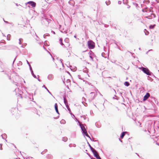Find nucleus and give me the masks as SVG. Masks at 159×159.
<instances>
[{"instance_id": "17", "label": "nucleus", "mask_w": 159, "mask_h": 159, "mask_svg": "<svg viewBox=\"0 0 159 159\" xmlns=\"http://www.w3.org/2000/svg\"><path fill=\"white\" fill-rule=\"evenodd\" d=\"M67 140V139L66 138H65V141H66Z\"/></svg>"}, {"instance_id": "22", "label": "nucleus", "mask_w": 159, "mask_h": 159, "mask_svg": "<svg viewBox=\"0 0 159 159\" xmlns=\"http://www.w3.org/2000/svg\"><path fill=\"white\" fill-rule=\"evenodd\" d=\"M93 159H95V158H93Z\"/></svg>"}, {"instance_id": "18", "label": "nucleus", "mask_w": 159, "mask_h": 159, "mask_svg": "<svg viewBox=\"0 0 159 159\" xmlns=\"http://www.w3.org/2000/svg\"><path fill=\"white\" fill-rule=\"evenodd\" d=\"M16 6H18V4H16Z\"/></svg>"}, {"instance_id": "4", "label": "nucleus", "mask_w": 159, "mask_h": 159, "mask_svg": "<svg viewBox=\"0 0 159 159\" xmlns=\"http://www.w3.org/2000/svg\"><path fill=\"white\" fill-rule=\"evenodd\" d=\"M142 70L147 75H150V71L147 68L143 67Z\"/></svg>"}, {"instance_id": "14", "label": "nucleus", "mask_w": 159, "mask_h": 159, "mask_svg": "<svg viewBox=\"0 0 159 159\" xmlns=\"http://www.w3.org/2000/svg\"><path fill=\"white\" fill-rule=\"evenodd\" d=\"M66 105V106L67 107V108L69 110V106L68 104H67V105Z\"/></svg>"}, {"instance_id": "21", "label": "nucleus", "mask_w": 159, "mask_h": 159, "mask_svg": "<svg viewBox=\"0 0 159 159\" xmlns=\"http://www.w3.org/2000/svg\"><path fill=\"white\" fill-rule=\"evenodd\" d=\"M60 66H61V64L60 63Z\"/></svg>"}, {"instance_id": "10", "label": "nucleus", "mask_w": 159, "mask_h": 159, "mask_svg": "<svg viewBox=\"0 0 159 159\" xmlns=\"http://www.w3.org/2000/svg\"><path fill=\"white\" fill-rule=\"evenodd\" d=\"M127 133L126 132H124L122 133L121 136V139H123L124 136L125 135V134Z\"/></svg>"}, {"instance_id": "15", "label": "nucleus", "mask_w": 159, "mask_h": 159, "mask_svg": "<svg viewBox=\"0 0 159 159\" xmlns=\"http://www.w3.org/2000/svg\"><path fill=\"white\" fill-rule=\"evenodd\" d=\"M66 105V106L67 107V108L69 110V106L68 104H67V105Z\"/></svg>"}, {"instance_id": "16", "label": "nucleus", "mask_w": 159, "mask_h": 159, "mask_svg": "<svg viewBox=\"0 0 159 159\" xmlns=\"http://www.w3.org/2000/svg\"><path fill=\"white\" fill-rule=\"evenodd\" d=\"M4 21H5V22H6V23H8V22L5 21V20H4Z\"/></svg>"}, {"instance_id": "2", "label": "nucleus", "mask_w": 159, "mask_h": 159, "mask_svg": "<svg viewBox=\"0 0 159 159\" xmlns=\"http://www.w3.org/2000/svg\"><path fill=\"white\" fill-rule=\"evenodd\" d=\"M87 44L89 49H93L95 47V43L92 41H89Z\"/></svg>"}, {"instance_id": "8", "label": "nucleus", "mask_w": 159, "mask_h": 159, "mask_svg": "<svg viewBox=\"0 0 159 159\" xmlns=\"http://www.w3.org/2000/svg\"><path fill=\"white\" fill-rule=\"evenodd\" d=\"M54 106H55V110L56 111V112L57 114H59L58 110V105L57 103H55Z\"/></svg>"}, {"instance_id": "3", "label": "nucleus", "mask_w": 159, "mask_h": 159, "mask_svg": "<svg viewBox=\"0 0 159 159\" xmlns=\"http://www.w3.org/2000/svg\"><path fill=\"white\" fill-rule=\"evenodd\" d=\"M80 126L81 128V129L82 130L83 133L87 137H89V136L88 134L87 131L85 129L84 126H83V125L82 124H80Z\"/></svg>"}, {"instance_id": "1", "label": "nucleus", "mask_w": 159, "mask_h": 159, "mask_svg": "<svg viewBox=\"0 0 159 159\" xmlns=\"http://www.w3.org/2000/svg\"><path fill=\"white\" fill-rule=\"evenodd\" d=\"M54 59L52 56L49 54L46 58V61L49 65L53 68L61 69L58 66H57L54 62Z\"/></svg>"}, {"instance_id": "9", "label": "nucleus", "mask_w": 159, "mask_h": 159, "mask_svg": "<svg viewBox=\"0 0 159 159\" xmlns=\"http://www.w3.org/2000/svg\"><path fill=\"white\" fill-rule=\"evenodd\" d=\"M156 25L154 24L153 25H150L149 26V28L150 29H153Z\"/></svg>"}, {"instance_id": "11", "label": "nucleus", "mask_w": 159, "mask_h": 159, "mask_svg": "<svg viewBox=\"0 0 159 159\" xmlns=\"http://www.w3.org/2000/svg\"><path fill=\"white\" fill-rule=\"evenodd\" d=\"M64 101L65 104L67 105V104H68L67 101L65 97L64 98Z\"/></svg>"}, {"instance_id": "12", "label": "nucleus", "mask_w": 159, "mask_h": 159, "mask_svg": "<svg viewBox=\"0 0 159 159\" xmlns=\"http://www.w3.org/2000/svg\"><path fill=\"white\" fill-rule=\"evenodd\" d=\"M125 84L126 86H128L129 85V83L128 82L126 81L125 82Z\"/></svg>"}, {"instance_id": "13", "label": "nucleus", "mask_w": 159, "mask_h": 159, "mask_svg": "<svg viewBox=\"0 0 159 159\" xmlns=\"http://www.w3.org/2000/svg\"><path fill=\"white\" fill-rule=\"evenodd\" d=\"M90 148L91 150L92 151V152L96 150L93 148L90 145Z\"/></svg>"}, {"instance_id": "7", "label": "nucleus", "mask_w": 159, "mask_h": 159, "mask_svg": "<svg viewBox=\"0 0 159 159\" xmlns=\"http://www.w3.org/2000/svg\"><path fill=\"white\" fill-rule=\"evenodd\" d=\"M150 96V94L149 93H147L143 97V101H145L147 100Z\"/></svg>"}, {"instance_id": "6", "label": "nucleus", "mask_w": 159, "mask_h": 159, "mask_svg": "<svg viewBox=\"0 0 159 159\" xmlns=\"http://www.w3.org/2000/svg\"><path fill=\"white\" fill-rule=\"evenodd\" d=\"M26 4H29L30 5L33 7H35L36 5V4L33 1H29L25 3Z\"/></svg>"}, {"instance_id": "5", "label": "nucleus", "mask_w": 159, "mask_h": 159, "mask_svg": "<svg viewBox=\"0 0 159 159\" xmlns=\"http://www.w3.org/2000/svg\"><path fill=\"white\" fill-rule=\"evenodd\" d=\"M94 157L97 159H101L97 151L95 150L93 152Z\"/></svg>"}, {"instance_id": "20", "label": "nucleus", "mask_w": 159, "mask_h": 159, "mask_svg": "<svg viewBox=\"0 0 159 159\" xmlns=\"http://www.w3.org/2000/svg\"><path fill=\"white\" fill-rule=\"evenodd\" d=\"M119 140L121 142H122V141L119 139Z\"/></svg>"}, {"instance_id": "19", "label": "nucleus", "mask_w": 159, "mask_h": 159, "mask_svg": "<svg viewBox=\"0 0 159 159\" xmlns=\"http://www.w3.org/2000/svg\"><path fill=\"white\" fill-rule=\"evenodd\" d=\"M20 39H19V40H20Z\"/></svg>"}]
</instances>
